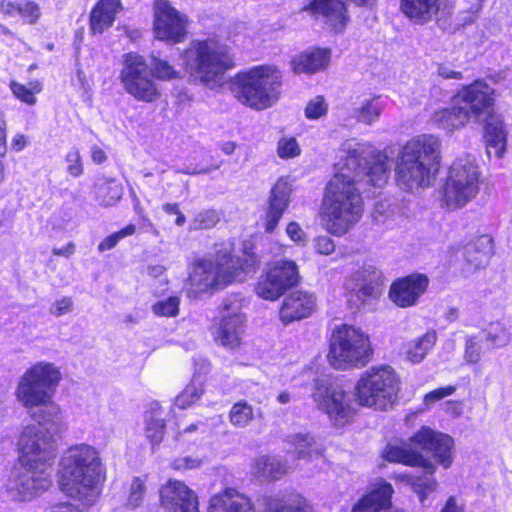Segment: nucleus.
I'll return each instance as SVG.
<instances>
[{"label": "nucleus", "mask_w": 512, "mask_h": 512, "mask_svg": "<svg viewBox=\"0 0 512 512\" xmlns=\"http://www.w3.org/2000/svg\"><path fill=\"white\" fill-rule=\"evenodd\" d=\"M50 421L37 420L36 424L22 425L17 436L16 447L18 460L32 462L53 463L57 455V437L66 429L62 420V427L57 428Z\"/></svg>", "instance_id": "11"}, {"label": "nucleus", "mask_w": 512, "mask_h": 512, "mask_svg": "<svg viewBox=\"0 0 512 512\" xmlns=\"http://www.w3.org/2000/svg\"><path fill=\"white\" fill-rule=\"evenodd\" d=\"M253 418V408L246 401H239L235 403L229 412L230 423L238 428H244L248 426Z\"/></svg>", "instance_id": "43"}, {"label": "nucleus", "mask_w": 512, "mask_h": 512, "mask_svg": "<svg viewBox=\"0 0 512 512\" xmlns=\"http://www.w3.org/2000/svg\"><path fill=\"white\" fill-rule=\"evenodd\" d=\"M299 274L295 262L279 260L258 281L255 292L265 300L274 301L298 283Z\"/></svg>", "instance_id": "15"}, {"label": "nucleus", "mask_w": 512, "mask_h": 512, "mask_svg": "<svg viewBox=\"0 0 512 512\" xmlns=\"http://www.w3.org/2000/svg\"><path fill=\"white\" fill-rule=\"evenodd\" d=\"M151 68L150 72L153 79L171 81L179 79L181 73L167 60L162 59L159 55L152 53L150 55Z\"/></svg>", "instance_id": "41"}, {"label": "nucleus", "mask_w": 512, "mask_h": 512, "mask_svg": "<svg viewBox=\"0 0 512 512\" xmlns=\"http://www.w3.org/2000/svg\"><path fill=\"white\" fill-rule=\"evenodd\" d=\"M73 301L70 297H63L57 300L50 309L51 314L60 317L72 310Z\"/></svg>", "instance_id": "58"}, {"label": "nucleus", "mask_w": 512, "mask_h": 512, "mask_svg": "<svg viewBox=\"0 0 512 512\" xmlns=\"http://www.w3.org/2000/svg\"><path fill=\"white\" fill-rule=\"evenodd\" d=\"M438 74L445 79H461L462 78L461 72L450 70L448 67L442 66V65L439 66V68H438Z\"/></svg>", "instance_id": "63"}, {"label": "nucleus", "mask_w": 512, "mask_h": 512, "mask_svg": "<svg viewBox=\"0 0 512 512\" xmlns=\"http://www.w3.org/2000/svg\"><path fill=\"white\" fill-rule=\"evenodd\" d=\"M189 18L174 8L168 0H155L154 33L157 39L171 44L181 43L187 35Z\"/></svg>", "instance_id": "16"}, {"label": "nucleus", "mask_w": 512, "mask_h": 512, "mask_svg": "<svg viewBox=\"0 0 512 512\" xmlns=\"http://www.w3.org/2000/svg\"><path fill=\"white\" fill-rule=\"evenodd\" d=\"M455 391L456 387L452 385L435 389L424 396V404L426 406H430L433 403L452 395Z\"/></svg>", "instance_id": "55"}, {"label": "nucleus", "mask_w": 512, "mask_h": 512, "mask_svg": "<svg viewBox=\"0 0 512 512\" xmlns=\"http://www.w3.org/2000/svg\"><path fill=\"white\" fill-rule=\"evenodd\" d=\"M22 0H2L0 2V10L7 16L19 14L21 10Z\"/></svg>", "instance_id": "59"}, {"label": "nucleus", "mask_w": 512, "mask_h": 512, "mask_svg": "<svg viewBox=\"0 0 512 512\" xmlns=\"http://www.w3.org/2000/svg\"><path fill=\"white\" fill-rule=\"evenodd\" d=\"M292 192L293 185L288 178L281 177L273 185L264 216V228L267 233H272L276 229L290 205Z\"/></svg>", "instance_id": "23"}, {"label": "nucleus", "mask_w": 512, "mask_h": 512, "mask_svg": "<svg viewBox=\"0 0 512 512\" xmlns=\"http://www.w3.org/2000/svg\"><path fill=\"white\" fill-rule=\"evenodd\" d=\"M208 512H254V507L247 496L226 488L210 498Z\"/></svg>", "instance_id": "28"}, {"label": "nucleus", "mask_w": 512, "mask_h": 512, "mask_svg": "<svg viewBox=\"0 0 512 512\" xmlns=\"http://www.w3.org/2000/svg\"><path fill=\"white\" fill-rule=\"evenodd\" d=\"M27 23L34 24L40 17V8L30 0H22L21 10L19 14Z\"/></svg>", "instance_id": "54"}, {"label": "nucleus", "mask_w": 512, "mask_h": 512, "mask_svg": "<svg viewBox=\"0 0 512 512\" xmlns=\"http://www.w3.org/2000/svg\"><path fill=\"white\" fill-rule=\"evenodd\" d=\"M493 253V238L485 234L466 245L464 258L475 269H480L488 264Z\"/></svg>", "instance_id": "32"}, {"label": "nucleus", "mask_w": 512, "mask_h": 512, "mask_svg": "<svg viewBox=\"0 0 512 512\" xmlns=\"http://www.w3.org/2000/svg\"><path fill=\"white\" fill-rule=\"evenodd\" d=\"M220 220L216 210L208 209L196 214L190 223V230H202L213 228Z\"/></svg>", "instance_id": "47"}, {"label": "nucleus", "mask_w": 512, "mask_h": 512, "mask_svg": "<svg viewBox=\"0 0 512 512\" xmlns=\"http://www.w3.org/2000/svg\"><path fill=\"white\" fill-rule=\"evenodd\" d=\"M346 156L340 170L328 182L322 202L325 229L341 236L361 218V189L365 185L383 187L391 172L388 155L371 144L348 140L343 144Z\"/></svg>", "instance_id": "1"}, {"label": "nucleus", "mask_w": 512, "mask_h": 512, "mask_svg": "<svg viewBox=\"0 0 512 512\" xmlns=\"http://www.w3.org/2000/svg\"><path fill=\"white\" fill-rule=\"evenodd\" d=\"M186 72L207 86L220 84L234 66L226 45L214 39L193 40L182 54Z\"/></svg>", "instance_id": "6"}, {"label": "nucleus", "mask_w": 512, "mask_h": 512, "mask_svg": "<svg viewBox=\"0 0 512 512\" xmlns=\"http://www.w3.org/2000/svg\"><path fill=\"white\" fill-rule=\"evenodd\" d=\"M104 481L98 451L87 444L68 448L60 461L59 487L69 497L85 506H92L100 495Z\"/></svg>", "instance_id": "2"}, {"label": "nucleus", "mask_w": 512, "mask_h": 512, "mask_svg": "<svg viewBox=\"0 0 512 512\" xmlns=\"http://www.w3.org/2000/svg\"><path fill=\"white\" fill-rule=\"evenodd\" d=\"M428 283V278L420 274L397 280L390 288V299L402 308L413 306L426 291Z\"/></svg>", "instance_id": "24"}, {"label": "nucleus", "mask_w": 512, "mask_h": 512, "mask_svg": "<svg viewBox=\"0 0 512 512\" xmlns=\"http://www.w3.org/2000/svg\"><path fill=\"white\" fill-rule=\"evenodd\" d=\"M330 51L327 49H313L305 51L291 60V67L295 74H312L328 66Z\"/></svg>", "instance_id": "31"}, {"label": "nucleus", "mask_w": 512, "mask_h": 512, "mask_svg": "<svg viewBox=\"0 0 512 512\" xmlns=\"http://www.w3.org/2000/svg\"><path fill=\"white\" fill-rule=\"evenodd\" d=\"M303 11L320 16L328 29L342 33L350 21L346 4L341 0H312Z\"/></svg>", "instance_id": "22"}, {"label": "nucleus", "mask_w": 512, "mask_h": 512, "mask_svg": "<svg viewBox=\"0 0 512 512\" xmlns=\"http://www.w3.org/2000/svg\"><path fill=\"white\" fill-rule=\"evenodd\" d=\"M436 340V332L428 331L423 336L412 341L406 352L408 360L414 364L420 363L435 345Z\"/></svg>", "instance_id": "40"}, {"label": "nucleus", "mask_w": 512, "mask_h": 512, "mask_svg": "<svg viewBox=\"0 0 512 512\" xmlns=\"http://www.w3.org/2000/svg\"><path fill=\"white\" fill-rule=\"evenodd\" d=\"M145 492L146 486L144 481L139 477L134 478L131 483L127 506L132 509L138 508L144 499Z\"/></svg>", "instance_id": "51"}, {"label": "nucleus", "mask_w": 512, "mask_h": 512, "mask_svg": "<svg viewBox=\"0 0 512 512\" xmlns=\"http://www.w3.org/2000/svg\"><path fill=\"white\" fill-rule=\"evenodd\" d=\"M53 463L18 460L7 487L16 491L22 500H30L49 489L52 484L50 469Z\"/></svg>", "instance_id": "13"}, {"label": "nucleus", "mask_w": 512, "mask_h": 512, "mask_svg": "<svg viewBox=\"0 0 512 512\" xmlns=\"http://www.w3.org/2000/svg\"><path fill=\"white\" fill-rule=\"evenodd\" d=\"M383 457L390 462L422 467L425 470L426 475L424 476H415L412 474L403 475V478L406 479L412 486V489L419 495L421 502L424 501L428 494L436 489L437 483L432 476L436 467L429 459L425 458L420 453L405 447L388 445L383 452Z\"/></svg>", "instance_id": "14"}, {"label": "nucleus", "mask_w": 512, "mask_h": 512, "mask_svg": "<svg viewBox=\"0 0 512 512\" xmlns=\"http://www.w3.org/2000/svg\"><path fill=\"white\" fill-rule=\"evenodd\" d=\"M120 237L118 236L117 232L114 234H111L107 236L103 241L100 242L98 245L99 252H104L106 250H110L114 248L118 242L120 241Z\"/></svg>", "instance_id": "61"}, {"label": "nucleus", "mask_w": 512, "mask_h": 512, "mask_svg": "<svg viewBox=\"0 0 512 512\" xmlns=\"http://www.w3.org/2000/svg\"><path fill=\"white\" fill-rule=\"evenodd\" d=\"M315 297L303 291H295L286 296L280 309V319L287 325L311 315L315 308Z\"/></svg>", "instance_id": "26"}, {"label": "nucleus", "mask_w": 512, "mask_h": 512, "mask_svg": "<svg viewBox=\"0 0 512 512\" xmlns=\"http://www.w3.org/2000/svg\"><path fill=\"white\" fill-rule=\"evenodd\" d=\"M317 407L325 412L336 425L349 421L353 415L348 395L340 388L332 387L326 380H317L312 393Z\"/></svg>", "instance_id": "18"}, {"label": "nucleus", "mask_w": 512, "mask_h": 512, "mask_svg": "<svg viewBox=\"0 0 512 512\" xmlns=\"http://www.w3.org/2000/svg\"><path fill=\"white\" fill-rule=\"evenodd\" d=\"M122 9L121 0H99L90 12L91 32L102 34L113 25L116 15Z\"/></svg>", "instance_id": "30"}, {"label": "nucleus", "mask_w": 512, "mask_h": 512, "mask_svg": "<svg viewBox=\"0 0 512 512\" xmlns=\"http://www.w3.org/2000/svg\"><path fill=\"white\" fill-rule=\"evenodd\" d=\"M180 299L178 296H170L165 300H160L152 306V311L157 316L175 317L179 313Z\"/></svg>", "instance_id": "48"}, {"label": "nucleus", "mask_w": 512, "mask_h": 512, "mask_svg": "<svg viewBox=\"0 0 512 512\" xmlns=\"http://www.w3.org/2000/svg\"><path fill=\"white\" fill-rule=\"evenodd\" d=\"M441 512H464V509L461 505L457 504L456 498L451 496L448 498Z\"/></svg>", "instance_id": "64"}, {"label": "nucleus", "mask_w": 512, "mask_h": 512, "mask_svg": "<svg viewBox=\"0 0 512 512\" xmlns=\"http://www.w3.org/2000/svg\"><path fill=\"white\" fill-rule=\"evenodd\" d=\"M287 441L294 446L298 459H310L313 455L321 454V448L316 444L315 438L309 433L289 435Z\"/></svg>", "instance_id": "39"}, {"label": "nucleus", "mask_w": 512, "mask_h": 512, "mask_svg": "<svg viewBox=\"0 0 512 512\" xmlns=\"http://www.w3.org/2000/svg\"><path fill=\"white\" fill-rule=\"evenodd\" d=\"M278 458L271 456H260L254 463V474L265 480H276L285 475L288 470Z\"/></svg>", "instance_id": "38"}, {"label": "nucleus", "mask_w": 512, "mask_h": 512, "mask_svg": "<svg viewBox=\"0 0 512 512\" xmlns=\"http://www.w3.org/2000/svg\"><path fill=\"white\" fill-rule=\"evenodd\" d=\"M314 248L321 255H330L335 251V244L328 236H318L314 239Z\"/></svg>", "instance_id": "57"}, {"label": "nucleus", "mask_w": 512, "mask_h": 512, "mask_svg": "<svg viewBox=\"0 0 512 512\" xmlns=\"http://www.w3.org/2000/svg\"><path fill=\"white\" fill-rule=\"evenodd\" d=\"M393 492L390 483L378 480L371 485L369 493L352 507V512H380L387 509L390 506Z\"/></svg>", "instance_id": "27"}, {"label": "nucleus", "mask_w": 512, "mask_h": 512, "mask_svg": "<svg viewBox=\"0 0 512 512\" xmlns=\"http://www.w3.org/2000/svg\"><path fill=\"white\" fill-rule=\"evenodd\" d=\"M203 393V385L199 380H193L176 397L175 405L180 409H186L198 401Z\"/></svg>", "instance_id": "45"}, {"label": "nucleus", "mask_w": 512, "mask_h": 512, "mask_svg": "<svg viewBox=\"0 0 512 512\" xmlns=\"http://www.w3.org/2000/svg\"><path fill=\"white\" fill-rule=\"evenodd\" d=\"M433 123L448 133L460 129L468 123V114L454 103L452 108L436 111L432 118Z\"/></svg>", "instance_id": "35"}, {"label": "nucleus", "mask_w": 512, "mask_h": 512, "mask_svg": "<svg viewBox=\"0 0 512 512\" xmlns=\"http://www.w3.org/2000/svg\"><path fill=\"white\" fill-rule=\"evenodd\" d=\"M242 303L236 297L223 302V314L214 337L218 344L228 349L240 346L245 330V316L241 312Z\"/></svg>", "instance_id": "19"}, {"label": "nucleus", "mask_w": 512, "mask_h": 512, "mask_svg": "<svg viewBox=\"0 0 512 512\" xmlns=\"http://www.w3.org/2000/svg\"><path fill=\"white\" fill-rule=\"evenodd\" d=\"M382 274L374 266H364L353 272L345 281V290L357 297L361 304L376 299L381 294Z\"/></svg>", "instance_id": "21"}, {"label": "nucleus", "mask_w": 512, "mask_h": 512, "mask_svg": "<svg viewBox=\"0 0 512 512\" xmlns=\"http://www.w3.org/2000/svg\"><path fill=\"white\" fill-rule=\"evenodd\" d=\"M123 187L115 179H109L99 184L97 187V196L100 203L104 206H113L123 196Z\"/></svg>", "instance_id": "42"}, {"label": "nucleus", "mask_w": 512, "mask_h": 512, "mask_svg": "<svg viewBox=\"0 0 512 512\" xmlns=\"http://www.w3.org/2000/svg\"><path fill=\"white\" fill-rule=\"evenodd\" d=\"M438 10V0H401V11L415 23L431 21Z\"/></svg>", "instance_id": "34"}, {"label": "nucleus", "mask_w": 512, "mask_h": 512, "mask_svg": "<svg viewBox=\"0 0 512 512\" xmlns=\"http://www.w3.org/2000/svg\"><path fill=\"white\" fill-rule=\"evenodd\" d=\"M328 104L323 96H316L311 99L305 107V117L309 120H317L326 116Z\"/></svg>", "instance_id": "50"}, {"label": "nucleus", "mask_w": 512, "mask_h": 512, "mask_svg": "<svg viewBox=\"0 0 512 512\" xmlns=\"http://www.w3.org/2000/svg\"><path fill=\"white\" fill-rule=\"evenodd\" d=\"M202 460L194 456H183L174 459L171 466L175 470H188L200 467Z\"/></svg>", "instance_id": "56"}, {"label": "nucleus", "mask_w": 512, "mask_h": 512, "mask_svg": "<svg viewBox=\"0 0 512 512\" xmlns=\"http://www.w3.org/2000/svg\"><path fill=\"white\" fill-rule=\"evenodd\" d=\"M483 121L486 122L485 140L488 153L490 154L491 149H493L495 155L501 158L506 145V131L504 129L503 120L499 115L492 113L488 118H484Z\"/></svg>", "instance_id": "33"}, {"label": "nucleus", "mask_w": 512, "mask_h": 512, "mask_svg": "<svg viewBox=\"0 0 512 512\" xmlns=\"http://www.w3.org/2000/svg\"><path fill=\"white\" fill-rule=\"evenodd\" d=\"M483 343V337L480 334L466 340L464 359L467 363L476 364L481 360Z\"/></svg>", "instance_id": "49"}, {"label": "nucleus", "mask_w": 512, "mask_h": 512, "mask_svg": "<svg viewBox=\"0 0 512 512\" xmlns=\"http://www.w3.org/2000/svg\"><path fill=\"white\" fill-rule=\"evenodd\" d=\"M91 158L94 163L102 164L107 160V155L103 149L97 145H94L91 147Z\"/></svg>", "instance_id": "62"}, {"label": "nucleus", "mask_w": 512, "mask_h": 512, "mask_svg": "<svg viewBox=\"0 0 512 512\" xmlns=\"http://www.w3.org/2000/svg\"><path fill=\"white\" fill-rule=\"evenodd\" d=\"M261 512H314L311 504L298 493L265 496Z\"/></svg>", "instance_id": "29"}, {"label": "nucleus", "mask_w": 512, "mask_h": 512, "mask_svg": "<svg viewBox=\"0 0 512 512\" xmlns=\"http://www.w3.org/2000/svg\"><path fill=\"white\" fill-rule=\"evenodd\" d=\"M441 160V142L431 134L407 141L400 149L395 166L398 186L415 192L432 186Z\"/></svg>", "instance_id": "3"}, {"label": "nucleus", "mask_w": 512, "mask_h": 512, "mask_svg": "<svg viewBox=\"0 0 512 512\" xmlns=\"http://www.w3.org/2000/svg\"><path fill=\"white\" fill-rule=\"evenodd\" d=\"M282 74L273 65H259L235 75L232 91L243 105L260 111L280 98Z\"/></svg>", "instance_id": "7"}, {"label": "nucleus", "mask_w": 512, "mask_h": 512, "mask_svg": "<svg viewBox=\"0 0 512 512\" xmlns=\"http://www.w3.org/2000/svg\"><path fill=\"white\" fill-rule=\"evenodd\" d=\"M258 264L254 253L244 251L242 256H234L229 249H220L213 258L194 263L188 283L195 292L222 289L233 281H244L256 272Z\"/></svg>", "instance_id": "5"}, {"label": "nucleus", "mask_w": 512, "mask_h": 512, "mask_svg": "<svg viewBox=\"0 0 512 512\" xmlns=\"http://www.w3.org/2000/svg\"><path fill=\"white\" fill-rule=\"evenodd\" d=\"M370 336L352 325L336 327L330 337L328 361L336 369L362 368L372 359Z\"/></svg>", "instance_id": "9"}, {"label": "nucleus", "mask_w": 512, "mask_h": 512, "mask_svg": "<svg viewBox=\"0 0 512 512\" xmlns=\"http://www.w3.org/2000/svg\"><path fill=\"white\" fill-rule=\"evenodd\" d=\"M61 378L59 368L53 363L38 362L20 377L15 391L17 400L27 410L39 409V413H31L33 419L49 422L48 417H53L56 429L62 427V415L51 400Z\"/></svg>", "instance_id": "4"}, {"label": "nucleus", "mask_w": 512, "mask_h": 512, "mask_svg": "<svg viewBox=\"0 0 512 512\" xmlns=\"http://www.w3.org/2000/svg\"><path fill=\"white\" fill-rule=\"evenodd\" d=\"M120 82L124 90L135 100L153 103L161 97L159 86L153 79L144 56L129 52L123 56Z\"/></svg>", "instance_id": "12"}, {"label": "nucleus", "mask_w": 512, "mask_h": 512, "mask_svg": "<svg viewBox=\"0 0 512 512\" xmlns=\"http://www.w3.org/2000/svg\"><path fill=\"white\" fill-rule=\"evenodd\" d=\"M494 101L493 88L482 81L463 87L454 97V103L468 114V120L473 118L477 122L493 113Z\"/></svg>", "instance_id": "17"}, {"label": "nucleus", "mask_w": 512, "mask_h": 512, "mask_svg": "<svg viewBox=\"0 0 512 512\" xmlns=\"http://www.w3.org/2000/svg\"><path fill=\"white\" fill-rule=\"evenodd\" d=\"M277 153L280 158H292L300 154V148L295 138H282L278 142Z\"/></svg>", "instance_id": "53"}, {"label": "nucleus", "mask_w": 512, "mask_h": 512, "mask_svg": "<svg viewBox=\"0 0 512 512\" xmlns=\"http://www.w3.org/2000/svg\"><path fill=\"white\" fill-rule=\"evenodd\" d=\"M481 172L471 154L457 157L448 169L441 190L442 205L450 210L464 207L473 200L480 188Z\"/></svg>", "instance_id": "10"}, {"label": "nucleus", "mask_w": 512, "mask_h": 512, "mask_svg": "<svg viewBox=\"0 0 512 512\" xmlns=\"http://www.w3.org/2000/svg\"><path fill=\"white\" fill-rule=\"evenodd\" d=\"M401 380L393 367L386 364L369 367L354 386L355 401L363 407L387 411L398 401Z\"/></svg>", "instance_id": "8"}, {"label": "nucleus", "mask_w": 512, "mask_h": 512, "mask_svg": "<svg viewBox=\"0 0 512 512\" xmlns=\"http://www.w3.org/2000/svg\"><path fill=\"white\" fill-rule=\"evenodd\" d=\"M286 233L294 242H300L305 238V232L297 222H290L286 227Z\"/></svg>", "instance_id": "60"}, {"label": "nucleus", "mask_w": 512, "mask_h": 512, "mask_svg": "<svg viewBox=\"0 0 512 512\" xmlns=\"http://www.w3.org/2000/svg\"><path fill=\"white\" fill-rule=\"evenodd\" d=\"M13 94L22 102L28 105H34L36 103V94L42 90V85L38 81H32L29 83V87L18 82H11L10 84Z\"/></svg>", "instance_id": "46"}, {"label": "nucleus", "mask_w": 512, "mask_h": 512, "mask_svg": "<svg viewBox=\"0 0 512 512\" xmlns=\"http://www.w3.org/2000/svg\"><path fill=\"white\" fill-rule=\"evenodd\" d=\"M67 173L75 178L80 177L83 172L82 157L78 149H71L65 156Z\"/></svg>", "instance_id": "52"}, {"label": "nucleus", "mask_w": 512, "mask_h": 512, "mask_svg": "<svg viewBox=\"0 0 512 512\" xmlns=\"http://www.w3.org/2000/svg\"><path fill=\"white\" fill-rule=\"evenodd\" d=\"M165 421L162 409L155 404L149 411L145 413L144 433L152 448L159 445L165 435Z\"/></svg>", "instance_id": "37"}, {"label": "nucleus", "mask_w": 512, "mask_h": 512, "mask_svg": "<svg viewBox=\"0 0 512 512\" xmlns=\"http://www.w3.org/2000/svg\"><path fill=\"white\" fill-rule=\"evenodd\" d=\"M410 441L421 449L432 453L435 460L444 468L451 466L454 440L449 435L422 427L410 438Z\"/></svg>", "instance_id": "20"}, {"label": "nucleus", "mask_w": 512, "mask_h": 512, "mask_svg": "<svg viewBox=\"0 0 512 512\" xmlns=\"http://www.w3.org/2000/svg\"><path fill=\"white\" fill-rule=\"evenodd\" d=\"M161 505L168 512H177V508L186 509L198 505L196 493L184 482L170 479L160 489Z\"/></svg>", "instance_id": "25"}, {"label": "nucleus", "mask_w": 512, "mask_h": 512, "mask_svg": "<svg viewBox=\"0 0 512 512\" xmlns=\"http://www.w3.org/2000/svg\"><path fill=\"white\" fill-rule=\"evenodd\" d=\"M480 336L492 348L504 347L511 340L510 331L500 324L490 326L488 331L482 332Z\"/></svg>", "instance_id": "44"}, {"label": "nucleus", "mask_w": 512, "mask_h": 512, "mask_svg": "<svg viewBox=\"0 0 512 512\" xmlns=\"http://www.w3.org/2000/svg\"><path fill=\"white\" fill-rule=\"evenodd\" d=\"M383 109L384 104L380 97L364 98L358 103H354L351 117L357 122L370 126L379 119Z\"/></svg>", "instance_id": "36"}]
</instances>
